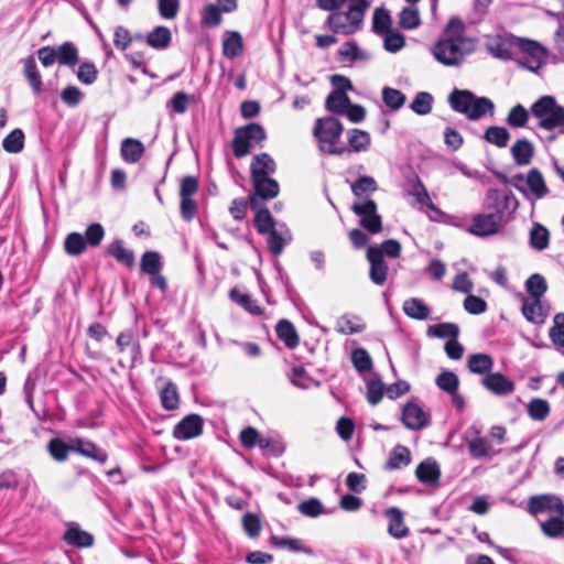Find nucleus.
Wrapping results in <instances>:
<instances>
[{"label":"nucleus","mask_w":564,"mask_h":564,"mask_svg":"<svg viewBox=\"0 0 564 564\" xmlns=\"http://www.w3.org/2000/svg\"><path fill=\"white\" fill-rule=\"evenodd\" d=\"M476 41L466 36L464 23L452 18L441 37L431 47V54L444 66L458 67L476 51Z\"/></svg>","instance_id":"f257e3e1"},{"label":"nucleus","mask_w":564,"mask_h":564,"mask_svg":"<svg viewBox=\"0 0 564 564\" xmlns=\"http://www.w3.org/2000/svg\"><path fill=\"white\" fill-rule=\"evenodd\" d=\"M487 208L494 209L489 214H476L473 216V221L468 228V232L478 236L496 235L502 228L503 210H516L518 207V199L512 193L501 195L497 189L488 192L486 197Z\"/></svg>","instance_id":"f03ea898"},{"label":"nucleus","mask_w":564,"mask_h":564,"mask_svg":"<svg viewBox=\"0 0 564 564\" xmlns=\"http://www.w3.org/2000/svg\"><path fill=\"white\" fill-rule=\"evenodd\" d=\"M448 104L454 111L464 115L471 121H477L486 115L492 117L495 113V105L491 99L478 97L467 89L455 88L448 96Z\"/></svg>","instance_id":"7ed1b4c3"},{"label":"nucleus","mask_w":564,"mask_h":564,"mask_svg":"<svg viewBox=\"0 0 564 564\" xmlns=\"http://www.w3.org/2000/svg\"><path fill=\"white\" fill-rule=\"evenodd\" d=\"M343 131V123L338 119L324 117L315 121L313 134L323 153L340 155L350 151L349 148L340 141Z\"/></svg>","instance_id":"20e7f679"},{"label":"nucleus","mask_w":564,"mask_h":564,"mask_svg":"<svg viewBox=\"0 0 564 564\" xmlns=\"http://www.w3.org/2000/svg\"><path fill=\"white\" fill-rule=\"evenodd\" d=\"M368 6L366 0L352 2L348 6L347 11L336 10L332 12L324 25L336 34L352 35L361 30Z\"/></svg>","instance_id":"39448f33"},{"label":"nucleus","mask_w":564,"mask_h":564,"mask_svg":"<svg viewBox=\"0 0 564 564\" xmlns=\"http://www.w3.org/2000/svg\"><path fill=\"white\" fill-rule=\"evenodd\" d=\"M532 115L539 120V126L545 130L562 127L564 107L560 106L553 96L539 98L531 107Z\"/></svg>","instance_id":"423d86ee"},{"label":"nucleus","mask_w":564,"mask_h":564,"mask_svg":"<svg viewBox=\"0 0 564 564\" xmlns=\"http://www.w3.org/2000/svg\"><path fill=\"white\" fill-rule=\"evenodd\" d=\"M267 134L262 126L259 123H249L238 128L232 139V151L236 158L246 156L251 149L262 147Z\"/></svg>","instance_id":"0eeeda50"},{"label":"nucleus","mask_w":564,"mask_h":564,"mask_svg":"<svg viewBox=\"0 0 564 564\" xmlns=\"http://www.w3.org/2000/svg\"><path fill=\"white\" fill-rule=\"evenodd\" d=\"M510 183L527 197L534 199H541L550 192L542 173L535 167L531 169L525 176L522 174L512 176Z\"/></svg>","instance_id":"6e6552de"},{"label":"nucleus","mask_w":564,"mask_h":564,"mask_svg":"<svg viewBox=\"0 0 564 564\" xmlns=\"http://www.w3.org/2000/svg\"><path fill=\"white\" fill-rule=\"evenodd\" d=\"M351 210L359 217V225L371 235L382 230V218L373 199L356 200Z\"/></svg>","instance_id":"1a4fd4ad"},{"label":"nucleus","mask_w":564,"mask_h":564,"mask_svg":"<svg viewBox=\"0 0 564 564\" xmlns=\"http://www.w3.org/2000/svg\"><path fill=\"white\" fill-rule=\"evenodd\" d=\"M517 48L522 53L519 63L531 72H536L545 63L546 50L534 41L517 40Z\"/></svg>","instance_id":"9d476101"},{"label":"nucleus","mask_w":564,"mask_h":564,"mask_svg":"<svg viewBox=\"0 0 564 564\" xmlns=\"http://www.w3.org/2000/svg\"><path fill=\"white\" fill-rule=\"evenodd\" d=\"M401 421L412 431H420L430 424V415L414 401L408 402L402 409Z\"/></svg>","instance_id":"9b49d317"},{"label":"nucleus","mask_w":564,"mask_h":564,"mask_svg":"<svg viewBox=\"0 0 564 564\" xmlns=\"http://www.w3.org/2000/svg\"><path fill=\"white\" fill-rule=\"evenodd\" d=\"M204 420L198 414H188L173 429V436L180 441H187L203 433Z\"/></svg>","instance_id":"f8f14e48"},{"label":"nucleus","mask_w":564,"mask_h":564,"mask_svg":"<svg viewBox=\"0 0 564 564\" xmlns=\"http://www.w3.org/2000/svg\"><path fill=\"white\" fill-rule=\"evenodd\" d=\"M481 386L490 393L498 397H506L513 393L514 382L500 372H490L481 378Z\"/></svg>","instance_id":"ddd939ff"},{"label":"nucleus","mask_w":564,"mask_h":564,"mask_svg":"<svg viewBox=\"0 0 564 564\" xmlns=\"http://www.w3.org/2000/svg\"><path fill=\"white\" fill-rule=\"evenodd\" d=\"M37 57L44 66H50L55 62L70 65V42L63 43L58 48L44 46L37 51Z\"/></svg>","instance_id":"4468645a"},{"label":"nucleus","mask_w":564,"mask_h":564,"mask_svg":"<svg viewBox=\"0 0 564 564\" xmlns=\"http://www.w3.org/2000/svg\"><path fill=\"white\" fill-rule=\"evenodd\" d=\"M528 506L530 513L545 514L546 517L564 508L560 498L546 495L530 498Z\"/></svg>","instance_id":"2eb2a0df"},{"label":"nucleus","mask_w":564,"mask_h":564,"mask_svg":"<svg viewBox=\"0 0 564 564\" xmlns=\"http://www.w3.org/2000/svg\"><path fill=\"white\" fill-rule=\"evenodd\" d=\"M367 259L370 262V280L377 285H382L387 281L388 275L387 262L375 246L367 249Z\"/></svg>","instance_id":"dca6fc26"},{"label":"nucleus","mask_w":564,"mask_h":564,"mask_svg":"<svg viewBox=\"0 0 564 564\" xmlns=\"http://www.w3.org/2000/svg\"><path fill=\"white\" fill-rule=\"evenodd\" d=\"M517 37H510V36H496L491 39L488 44L487 48L489 53L501 59H510L514 55V48L517 47Z\"/></svg>","instance_id":"f3484780"},{"label":"nucleus","mask_w":564,"mask_h":564,"mask_svg":"<svg viewBox=\"0 0 564 564\" xmlns=\"http://www.w3.org/2000/svg\"><path fill=\"white\" fill-rule=\"evenodd\" d=\"M388 523V533L394 539L401 540L410 534V529L404 523L403 512L397 508L391 507L384 511Z\"/></svg>","instance_id":"a211bd4d"},{"label":"nucleus","mask_w":564,"mask_h":564,"mask_svg":"<svg viewBox=\"0 0 564 564\" xmlns=\"http://www.w3.org/2000/svg\"><path fill=\"white\" fill-rule=\"evenodd\" d=\"M73 453L80 454L82 456L90 458L99 464H105L108 458V455L104 449L96 446L95 443L80 437L73 438Z\"/></svg>","instance_id":"6ab92c4d"},{"label":"nucleus","mask_w":564,"mask_h":564,"mask_svg":"<svg viewBox=\"0 0 564 564\" xmlns=\"http://www.w3.org/2000/svg\"><path fill=\"white\" fill-rule=\"evenodd\" d=\"M250 207L256 212L254 226L259 234L265 235L274 226V219L268 208L262 207L258 197L250 196Z\"/></svg>","instance_id":"aec40b11"},{"label":"nucleus","mask_w":564,"mask_h":564,"mask_svg":"<svg viewBox=\"0 0 564 564\" xmlns=\"http://www.w3.org/2000/svg\"><path fill=\"white\" fill-rule=\"evenodd\" d=\"M542 532L551 539L564 535V508L555 513L549 514L545 519H539Z\"/></svg>","instance_id":"412c9836"},{"label":"nucleus","mask_w":564,"mask_h":564,"mask_svg":"<svg viewBox=\"0 0 564 564\" xmlns=\"http://www.w3.org/2000/svg\"><path fill=\"white\" fill-rule=\"evenodd\" d=\"M275 170L276 164L268 153L258 154L253 156L250 165L251 180L268 177L273 174Z\"/></svg>","instance_id":"4be33fe9"},{"label":"nucleus","mask_w":564,"mask_h":564,"mask_svg":"<svg viewBox=\"0 0 564 564\" xmlns=\"http://www.w3.org/2000/svg\"><path fill=\"white\" fill-rule=\"evenodd\" d=\"M254 188L252 196L258 197L259 202L268 200L276 197L280 192L278 182L271 177H261L251 180Z\"/></svg>","instance_id":"5701e85b"},{"label":"nucleus","mask_w":564,"mask_h":564,"mask_svg":"<svg viewBox=\"0 0 564 564\" xmlns=\"http://www.w3.org/2000/svg\"><path fill=\"white\" fill-rule=\"evenodd\" d=\"M265 235H268V247L274 256L281 254L285 245L291 241L290 230L285 226L274 227Z\"/></svg>","instance_id":"b1692460"},{"label":"nucleus","mask_w":564,"mask_h":564,"mask_svg":"<svg viewBox=\"0 0 564 564\" xmlns=\"http://www.w3.org/2000/svg\"><path fill=\"white\" fill-rule=\"evenodd\" d=\"M513 161L517 165H529L534 155V147L527 139L517 140L510 149Z\"/></svg>","instance_id":"393cba45"},{"label":"nucleus","mask_w":564,"mask_h":564,"mask_svg":"<svg viewBox=\"0 0 564 564\" xmlns=\"http://www.w3.org/2000/svg\"><path fill=\"white\" fill-rule=\"evenodd\" d=\"M144 145L141 141L127 138L121 142L120 153L124 162L133 164L141 160L144 154Z\"/></svg>","instance_id":"a878e982"},{"label":"nucleus","mask_w":564,"mask_h":564,"mask_svg":"<svg viewBox=\"0 0 564 564\" xmlns=\"http://www.w3.org/2000/svg\"><path fill=\"white\" fill-rule=\"evenodd\" d=\"M467 367L471 373L485 377L491 372L494 359L485 352L473 354L468 356Z\"/></svg>","instance_id":"bb28decb"},{"label":"nucleus","mask_w":564,"mask_h":564,"mask_svg":"<svg viewBox=\"0 0 564 564\" xmlns=\"http://www.w3.org/2000/svg\"><path fill=\"white\" fill-rule=\"evenodd\" d=\"M171 41V30L163 25L155 26L145 37L147 44L158 51L167 48Z\"/></svg>","instance_id":"cd10ccee"},{"label":"nucleus","mask_w":564,"mask_h":564,"mask_svg":"<svg viewBox=\"0 0 564 564\" xmlns=\"http://www.w3.org/2000/svg\"><path fill=\"white\" fill-rule=\"evenodd\" d=\"M523 316L533 324H543L546 313L543 311L541 301L538 299H523L521 307Z\"/></svg>","instance_id":"c85d7f7f"},{"label":"nucleus","mask_w":564,"mask_h":564,"mask_svg":"<svg viewBox=\"0 0 564 564\" xmlns=\"http://www.w3.org/2000/svg\"><path fill=\"white\" fill-rule=\"evenodd\" d=\"M411 453L406 446L397 445L390 453L388 460L384 464L386 470L400 469L410 465Z\"/></svg>","instance_id":"c756f323"},{"label":"nucleus","mask_w":564,"mask_h":564,"mask_svg":"<svg viewBox=\"0 0 564 564\" xmlns=\"http://www.w3.org/2000/svg\"><path fill=\"white\" fill-rule=\"evenodd\" d=\"M243 42L240 33L227 31L223 41V54L228 58H235L242 53Z\"/></svg>","instance_id":"7c9ffc66"},{"label":"nucleus","mask_w":564,"mask_h":564,"mask_svg":"<svg viewBox=\"0 0 564 564\" xmlns=\"http://www.w3.org/2000/svg\"><path fill=\"white\" fill-rule=\"evenodd\" d=\"M417 479L423 484H435L440 478V468L435 460L422 462L415 470Z\"/></svg>","instance_id":"2f4dec72"},{"label":"nucleus","mask_w":564,"mask_h":564,"mask_svg":"<svg viewBox=\"0 0 564 564\" xmlns=\"http://www.w3.org/2000/svg\"><path fill=\"white\" fill-rule=\"evenodd\" d=\"M404 313L414 319L424 321L430 316V307L417 297H412L403 303Z\"/></svg>","instance_id":"473e14b6"},{"label":"nucleus","mask_w":564,"mask_h":564,"mask_svg":"<svg viewBox=\"0 0 564 564\" xmlns=\"http://www.w3.org/2000/svg\"><path fill=\"white\" fill-rule=\"evenodd\" d=\"M24 67V76L30 83L32 90L35 95L41 93L42 89V78L39 73L35 58L33 56H28L23 59Z\"/></svg>","instance_id":"72a5a7b5"},{"label":"nucleus","mask_w":564,"mask_h":564,"mask_svg":"<svg viewBox=\"0 0 564 564\" xmlns=\"http://www.w3.org/2000/svg\"><path fill=\"white\" fill-rule=\"evenodd\" d=\"M378 189L377 182L371 176H360L355 183L351 184V192L357 200L370 199L369 193Z\"/></svg>","instance_id":"f704fd0d"},{"label":"nucleus","mask_w":564,"mask_h":564,"mask_svg":"<svg viewBox=\"0 0 564 564\" xmlns=\"http://www.w3.org/2000/svg\"><path fill=\"white\" fill-rule=\"evenodd\" d=\"M160 399L162 406L167 411L178 408L180 397L177 388L172 381L167 380L165 382L164 387L160 391Z\"/></svg>","instance_id":"c9c22d12"},{"label":"nucleus","mask_w":564,"mask_h":564,"mask_svg":"<svg viewBox=\"0 0 564 564\" xmlns=\"http://www.w3.org/2000/svg\"><path fill=\"white\" fill-rule=\"evenodd\" d=\"M278 337L289 348H294L299 345V336L293 324L286 319H282L276 325Z\"/></svg>","instance_id":"e433bc0d"},{"label":"nucleus","mask_w":564,"mask_h":564,"mask_svg":"<svg viewBox=\"0 0 564 564\" xmlns=\"http://www.w3.org/2000/svg\"><path fill=\"white\" fill-rule=\"evenodd\" d=\"M348 143L354 152L367 151L371 143L370 134L361 129H351L348 132Z\"/></svg>","instance_id":"4c0bfd02"},{"label":"nucleus","mask_w":564,"mask_h":564,"mask_svg":"<svg viewBox=\"0 0 564 564\" xmlns=\"http://www.w3.org/2000/svg\"><path fill=\"white\" fill-rule=\"evenodd\" d=\"M347 106H350V99L343 91H332L325 102L326 109L336 115H344Z\"/></svg>","instance_id":"58836bf2"},{"label":"nucleus","mask_w":564,"mask_h":564,"mask_svg":"<svg viewBox=\"0 0 564 564\" xmlns=\"http://www.w3.org/2000/svg\"><path fill=\"white\" fill-rule=\"evenodd\" d=\"M108 253L118 262L131 268L134 264V254L131 250L126 249L121 240H115L108 247Z\"/></svg>","instance_id":"ea45409f"},{"label":"nucleus","mask_w":564,"mask_h":564,"mask_svg":"<svg viewBox=\"0 0 564 564\" xmlns=\"http://www.w3.org/2000/svg\"><path fill=\"white\" fill-rule=\"evenodd\" d=\"M550 403L541 398L532 399L527 405L528 415L534 421H544L550 414Z\"/></svg>","instance_id":"a19ab883"},{"label":"nucleus","mask_w":564,"mask_h":564,"mask_svg":"<svg viewBox=\"0 0 564 564\" xmlns=\"http://www.w3.org/2000/svg\"><path fill=\"white\" fill-rule=\"evenodd\" d=\"M46 448L51 457L58 463L65 462L70 453V444L59 437L52 438Z\"/></svg>","instance_id":"79ce46f5"},{"label":"nucleus","mask_w":564,"mask_h":564,"mask_svg":"<svg viewBox=\"0 0 564 564\" xmlns=\"http://www.w3.org/2000/svg\"><path fill=\"white\" fill-rule=\"evenodd\" d=\"M549 242V230L540 224H534L530 230V246L535 250L542 251L547 248Z\"/></svg>","instance_id":"37998d69"},{"label":"nucleus","mask_w":564,"mask_h":564,"mask_svg":"<svg viewBox=\"0 0 564 564\" xmlns=\"http://www.w3.org/2000/svg\"><path fill=\"white\" fill-rule=\"evenodd\" d=\"M484 138L487 142L498 148H505L510 140V133L503 127L491 126L485 131Z\"/></svg>","instance_id":"c03bdc74"},{"label":"nucleus","mask_w":564,"mask_h":564,"mask_svg":"<svg viewBox=\"0 0 564 564\" xmlns=\"http://www.w3.org/2000/svg\"><path fill=\"white\" fill-rule=\"evenodd\" d=\"M459 327L454 323H440L429 327L427 335L437 338H448L452 340L457 338Z\"/></svg>","instance_id":"a18cd8bd"},{"label":"nucleus","mask_w":564,"mask_h":564,"mask_svg":"<svg viewBox=\"0 0 564 564\" xmlns=\"http://www.w3.org/2000/svg\"><path fill=\"white\" fill-rule=\"evenodd\" d=\"M525 290L529 293V299H538L541 300V297L544 295V293L547 290L546 281L541 274H532L527 281H525Z\"/></svg>","instance_id":"49530a36"},{"label":"nucleus","mask_w":564,"mask_h":564,"mask_svg":"<svg viewBox=\"0 0 564 564\" xmlns=\"http://www.w3.org/2000/svg\"><path fill=\"white\" fill-rule=\"evenodd\" d=\"M24 147V133L21 129L12 130L2 141V148L8 153H19Z\"/></svg>","instance_id":"de8ad7c7"},{"label":"nucleus","mask_w":564,"mask_h":564,"mask_svg":"<svg viewBox=\"0 0 564 564\" xmlns=\"http://www.w3.org/2000/svg\"><path fill=\"white\" fill-rule=\"evenodd\" d=\"M229 297L232 302L242 306L246 311L256 315L261 314V308L256 304L252 297L249 294L241 293L237 288L230 290Z\"/></svg>","instance_id":"09e8293b"},{"label":"nucleus","mask_w":564,"mask_h":564,"mask_svg":"<svg viewBox=\"0 0 564 564\" xmlns=\"http://www.w3.org/2000/svg\"><path fill=\"white\" fill-rule=\"evenodd\" d=\"M336 329L341 334L350 335L362 332L365 325L358 317L345 315L337 319Z\"/></svg>","instance_id":"8fccbe9b"},{"label":"nucleus","mask_w":564,"mask_h":564,"mask_svg":"<svg viewBox=\"0 0 564 564\" xmlns=\"http://www.w3.org/2000/svg\"><path fill=\"white\" fill-rule=\"evenodd\" d=\"M529 121V111L522 105L512 107L506 122L511 128H523Z\"/></svg>","instance_id":"3c124183"},{"label":"nucleus","mask_w":564,"mask_h":564,"mask_svg":"<svg viewBox=\"0 0 564 564\" xmlns=\"http://www.w3.org/2000/svg\"><path fill=\"white\" fill-rule=\"evenodd\" d=\"M391 17L386 9L378 8L373 12L372 17V30L377 34H384L390 30Z\"/></svg>","instance_id":"603ef678"},{"label":"nucleus","mask_w":564,"mask_h":564,"mask_svg":"<svg viewBox=\"0 0 564 564\" xmlns=\"http://www.w3.org/2000/svg\"><path fill=\"white\" fill-rule=\"evenodd\" d=\"M221 9L216 4H207L200 13V23L208 28L218 26L221 23Z\"/></svg>","instance_id":"864d4df0"},{"label":"nucleus","mask_w":564,"mask_h":564,"mask_svg":"<svg viewBox=\"0 0 564 564\" xmlns=\"http://www.w3.org/2000/svg\"><path fill=\"white\" fill-rule=\"evenodd\" d=\"M272 544L280 549H286L291 552H303L307 554L312 553V550L310 547L304 545L300 539L295 538L272 536Z\"/></svg>","instance_id":"5fc2aeb1"},{"label":"nucleus","mask_w":564,"mask_h":564,"mask_svg":"<svg viewBox=\"0 0 564 564\" xmlns=\"http://www.w3.org/2000/svg\"><path fill=\"white\" fill-rule=\"evenodd\" d=\"M351 362L359 373H364L372 369V359L364 348H356L352 350Z\"/></svg>","instance_id":"6e6d98bb"},{"label":"nucleus","mask_w":564,"mask_h":564,"mask_svg":"<svg viewBox=\"0 0 564 564\" xmlns=\"http://www.w3.org/2000/svg\"><path fill=\"white\" fill-rule=\"evenodd\" d=\"M468 451L471 457L482 458L491 453V446L487 438L477 436L468 441Z\"/></svg>","instance_id":"4d7b16f0"},{"label":"nucleus","mask_w":564,"mask_h":564,"mask_svg":"<svg viewBox=\"0 0 564 564\" xmlns=\"http://www.w3.org/2000/svg\"><path fill=\"white\" fill-rule=\"evenodd\" d=\"M382 99L387 107L398 110L404 105L405 95L399 89L384 87L382 89Z\"/></svg>","instance_id":"13d9d810"},{"label":"nucleus","mask_w":564,"mask_h":564,"mask_svg":"<svg viewBox=\"0 0 564 564\" xmlns=\"http://www.w3.org/2000/svg\"><path fill=\"white\" fill-rule=\"evenodd\" d=\"M549 336L555 346L564 348V313L555 314Z\"/></svg>","instance_id":"bf43d9fd"},{"label":"nucleus","mask_w":564,"mask_h":564,"mask_svg":"<svg viewBox=\"0 0 564 564\" xmlns=\"http://www.w3.org/2000/svg\"><path fill=\"white\" fill-rule=\"evenodd\" d=\"M432 104V95L426 91H421L416 94L410 107L415 113L424 116L431 112Z\"/></svg>","instance_id":"052dcab7"},{"label":"nucleus","mask_w":564,"mask_h":564,"mask_svg":"<svg viewBox=\"0 0 564 564\" xmlns=\"http://www.w3.org/2000/svg\"><path fill=\"white\" fill-rule=\"evenodd\" d=\"M399 23L403 29L406 30L416 29L421 23L417 9L412 6L404 8L400 12Z\"/></svg>","instance_id":"680f3d73"},{"label":"nucleus","mask_w":564,"mask_h":564,"mask_svg":"<svg viewBox=\"0 0 564 564\" xmlns=\"http://www.w3.org/2000/svg\"><path fill=\"white\" fill-rule=\"evenodd\" d=\"M436 386L449 393L458 391L459 380L458 377L452 371H443L436 378Z\"/></svg>","instance_id":"e2e57ef3"},{"label":"nucleus","mask_w":564,"mask_h":564,"mask_svg":"<svg viewBox=\"0 0 564 564\" xmlns=\"http://www.w3.org/2000/svg\"><path fill=\"white\" fill-rule=\"evenodd\" d=\"M297 510L305 517L315 518L325 513V508L319 499L310 498L299 503Z\"/></svg>","instance_id":"0e129e2a"},{"label":"nucleus","mask_w":564,"mask_h":564,"mask_svg":"<svg viewBox=\"0 0 564 564\" xmlns=\"http://www.w3.org/2000/svg\"><path fill=\"white\" fill-rule=\"evenodd\" d=\"M162 263L158 252L147 251L141 259V270L147 273H159L161 271Z\"/></svg>","instance_id":"69168bd1"},{"label":"nucleus","mask_w":564,"mask_h":564,"mask_svg":"<svg viewBox=\"0 0 564 564\" xmlns=\"http://www.w3.org/2000/svg\"><path fill=\"white\" fill-rule=\"evenodd\" d=\"M159 14L164 20H173L180 11V0H156Z\"/></svg>","instance_id":"338daca9"},{"label":"nucleus","mask_w":564,"mask_h":564,"mask_svg":"<svg viewBox=\"0 0 564 564\" xmlns=\"http://www.w3.org/2000/svg\"><path fill=\"white\" fill-rule=\"evenodd\" d=\"M383 42L384 48L390 53H397L405 45L404 36L397 31H389L384 33Z\"/></svg>","instance_id":"774afa93"}]
</instances>
